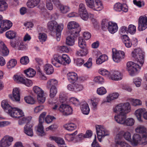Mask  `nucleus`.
Instances as JSON below:
<instances>
[{"instance_id":"obj_1","label":"nucleus","mask_w":147,"mask_h":147,"mask_svg":"<svg viewBox=\"0 0 147 147\" xmlns=\"http://www.w3.org/2000/svg\"><path fill=\"white\" fill-rule=\"evenodd\" d=\"M131 56L136 60L138 64L133 62L129 61L127 63V69L130 75H134L143 65L144 61V55L143 51L140 48L134 49L132 52Z\"/></svg>"},{"instance_id":"obj_2","label":"nucleus","mask_w":147,"mask_h":147,"mask_svg":"<svg viewBox=\"0 0 147 147\" xmlns=\"http://www.w3.org/2000/svg\"><path fill=\"white\" fill-rule=\"evenodd\" d=\"M68 28L70 30L71 35L74 37H77L81 31V28L78 23L74 21H71L67 24Z\"/></svg>"},{"instance_id":"obj_3","label":"nucleus","mask_w":147,"mask_h":147,"mask_svg":"<svg viewBox=\"0 0 147 147\" xmlns=\"http://www.w3.org/2000/svg\"><path fill=\"white\" fill-rule=\"evenodd\" d=\"M130 104L128 102L124 104H120L113 109L114 112L118 114L121 113V112L128 113L130 112Z\"/></svg>"},{"instance_id":"obj_4","label":"nucleus","mask_w":147,"mask_h":147,"mask_svg":"<svg viewBox=\"0 0 147 147\" xmlns=\"http://www.w3.org/2000/svg\"><path fill=\"white\" fill-rule=\"evenodd\" d=\"M96 128L98 141L101 142V138L106 136H108L109 133L108 130L103 126L97 125L96 126Z\"/></svg>"},{"instance_id":"obj_5","label":"nucleus","mask_w":147,"mask_h":147,"mask_svg":"<svg viewBox=\"0 0 147 147\" xmlns=\"http://www.w3.org/2000/svg\"><path fill=\"white\" fill-rule=\"evenodd\" d=\"M86 5L89 8L96 11H100L103 8V7L101 1L95 2L94 0H85Z\"/></svg>"},{"instance_id":"obj_6","label":"nucleus","mask_w":147,"mask_h":147,"mask_svg":"<svg viewBox=\"0 0 147 147\" xmlns=\"http://www.w3.org/2000/svg\"><path fill=\"white\" fill-rule=\"evenodd\" d=\"M33 90L34 92L37 95V98L39 103H42L44 102L46 98L42 89L38 86H35L33 87Z\"/></svg>"},{"instance_id":"obj_7","label":"nucleus","mask_w":147,"mask_h":147,"mask_svg":"<svg viewBox=\"0 0 147 147\" xmlns=\"http://www.w3.org/2000/svg\"><path fill=\"white\" fill-rule=\"evenodd\" d=\"M112 53L113 59L115 62H120L124 58L125 53L123 51H117L115 49H113Z\"/></svg>"},{"instance_id":"obj_8","label":"nucleus","mask_w":147,"mask_h":147,"mask_svg":"<svg viewBox=\"0 0 147 147\" xmlns=\"http://www.w3.org/2000/svg\"><path fill=\"white\" fill-rule=\"evenodd\" d=\"M78 14L81 18L86 21L88 18V15L85 5L82 3L79 4L78 11Z\"/></svg>"},{"instance_id":"obj_9","label":"nucleus","mask_w":147,"mask_h":147,"mask_svg":"<svg viewBox=\"0 0 147 147\" xmlns=\"http://www.w3.org/2000/svg\"><path fill=\"white\" fill-rule=\"evenodd\" d=\"M13 139L12 136L8 135L4 136L0 140V147H9L13 142Z\"/></svg>"},{"instance_id":"obj_10","label":"nucleus","mask_w":147,"mask_h":147,"mask_svg":"<svg viewBox=\"0 0 147 147\" xmlns=\"http://www.w3.org/2000/svg\"><path fill=\"white\" fill-rule=\"evenodd\" d=\"M59 111L65 115H69L72 113V109L69 105L62 104L59 108Z\"/></svg>"},{"instance_id":"obj_11","label":"nucleus","mask_w":147,"mask_h":147,"mask_svg":"<svg viewBox=\"0 0 147 147\" xmlns=\"http://www.w3.org/2000/svg\"><path fill=\"white\" fill-rule=\"evenodd\" d=\"M9 115L13 117L19 118L24 115L22 111L17 108H13Z\"/></svg>"},{"instance_id":"obj_12","label":"nucleus","mask_w":147,"mask_h":147,"mask_svg":"<svg viewBox=\"0 0 147 147\" xmlns=\"http://www.w3.org/2000/svg\"><path fill=\"white\" fill-rule=\"evenodd\" d=\"M147 28V17H140L138 21V30L142 31Z\"/></svg>"},{"instance_id":"obj_13","label":"nucleus","mask_w":147,"mask_h":147,"mask_svg":"<svg viewBox=\"0 0 147 147\" xmlns=\"http://www.w3.org/2000/svg\"><path fill=\"white\" fill-rule=\"evenodd\" d=\"M122 113L118 114L114 116L115 121L118 123L123 124L126 118V114L127 113L121 112Z\"/></svg>"},{"instance_id":"obj_14","label":"nucleus","mask_w":147,"mask_h":147,"mask_svg":"<svg viewBox=\"0 0 147 147\" xmlns=\"http://www.w3.org/2000/svg\"><path fill=\"white\" fill-rule=\"evenodd\" d=\"M20 89L18 88H15L13 89V96L10 95L9 98L13 101H19L20 100Z\"/></svg>"},{"instance_id":"obj_15","label":"nucleus","mask_w":147,"mask_h":147,"mask_svg":"<svg viewBox=\"0 0 147 147\" xmlns=\"http://www.w3.org/2000/svg\"><path fill=\"white\" fill-rule=\"evenodd\" d=\"M10 45L12 47L18 50H23L26 48L23 42L20 41H16L15 42L11 41Z\"/></svg>"},{"instance_id":"obj_16","label":"nucleus","mask_w":147,"mask_h":147,"mask_svg":"<svg viewBox=\"0 0 147 147\" xmlns=\"http://www.w3.org/2000/svg\"><path fill=\"white\" fill-rule=\"evenodd\" d=\"M123 77V75L120 72L115 71L111 72L109 78L114 80L119 81L122 79Z\"/></svg>"},{"instance_id":"obj_17","label":"nucleus","mask_w":147,"mask_h":147,"mask_svg":"<svg viewBox=\"0 0 147 147\" xmlns=\"http://www.w3.org/2000/svg\"><path fill=\"white\" fill-rule=\"evenodd\" d=\"M61 56L57 55H54L51 59V63L57 67H59L62 64L61 62Z\"/></svg>"},{"instance_id":"obj_18","label":"nucleus","mask_w":147,"mask_h":147,"mask_svg":"<svg viewBox=\"0 0 147 147\" xmlns=\"http://www.w3.org/2000/svg\"><path fill=\"white\" fill-rule=\"evenodd\" d=\"M1 105L4 111L8 114L13 108L11 107L9 104L8 101L6 100H3L2 101Z\"/></svg>"},{"instance_id":"obj_19","label":"nucleus","mask_w":147,"mask_h":147,"mask_svg":"<svg viewBox=\"0 0 147 147\" xmlns=\"http://www.w3.org/2000/svg\"><path fill=\"white\" fill-rule=\"evenodd\" d=\"M64 27L63 24L57 25L56 27V39L58 41L60 40L61 36V32Z\"/></svg>"},{"instance_id":"obj_20","label":"nucleus","mask_w":147,"mask_h":147,"mask_svg":"<svg viewBox=\"0 0 147 147\" xmlns=\"http://www.w3.org/2000/svg\"><path fill=\"white\" fill-rule=\"evenodd\" d=\"M132 144L136 146L138 144H141V137L140 135L137 134H135L132 136Z\"/></svg>"},{"instance_id":"obj_21","label":"nucleus","mask_w":147,"mask_h":147,"mask_svg":"<svg viewBox=\"0 0 147 147\" xmlns=\"http://www.w3.org/2000/svg\"><path fill=\"white\" fill-rule=\"evenodd\" d=\"M121 38L127 47L129 48L131 47L132 42L129 37L127 35H122L121 36Z\"/></svg>"},{"instance_id":"obj_22","label":"nucleus","mask_w":147,"mask_h":147,"mask_svg":"<svg viewBox=\"0 0 147 147\" xmlns=\"http://www.w3.org/2000/svg\"><path fill=\"white\" fill-rule=\"evenodd\" d=\"M32 126L29 124L27 123L25 126L24 128V132L28 136H32L33 135Z\"/></svg>"},{"instance_id":"obj_23","label":"nucleus","mask_w":147,"mask_h":147,"mask_svg":"<svg viewBox=\"0 0 147 147\" xmlns=\"http://www.w3.org/2000/svg\"><path fill=\"white\" fill-rule=\"evenodd\" d=\"M118 26L117 24L110 22L109 26L108 27L109 32L111 34H114L118 30Z\"/></svg>"},{"instance_id":"obj_24","label":"nucleus","mask_w":147,"mask_h":147,"mask_svg":"<svg viewBox=\"0 0 147 147\" xmlns=\"http://www.w3.org/2000/svg\"><path fill=\"white\" fill-rule=\"evenodd\" d=\"M12 23L9 20H5L2 21L0 23V27L3 26V28H5V30H7L10 28L12 26Z\"/></svg>"},{"instance_id":"obj_25","label":"nucleus","mask_w":147,"mask_h":147,"mask_svg":"<svg viewBox=\"0 0 147 147\" xmlns=\"http://www.w3.org/2000/svg\"><path fill=\"white\" fill-rule=\"evenodd\" d=\"M40 0H28L26 3L27 6L29 8H33L37 6Z\"/></svg>"},{"instance_id":"obj_26","label":"nucleus","mask_w":147,"mask_h":147,"mask_svg":"<svg viewBox=\"0 0 147 147\" xmlns=\"http://www.w3.org/2000/svg\"><path fill=\"white\" fill-rule=\"evenodd\" d=\"M146 109L144 108L138 109L136 111L135 115L139 121H142L141 117L142 115L144 113Z\"/></svg>"},{"instance_id":"obj_27","label":"nucleus","mask_w":147,"mask_h":147,"mask_svg":"<svg viewBox=\"0 0 147 147\" xmlns=\"http://www.w3.org/2000/svg\"><path fill=\"white\" fill-rule=\"evenodd\" d=\"M59 6L60 11L61 13L63 14L66 13L70 11V7L68 5H65L60 4Z\"/></svg>"},{"instance_id":"obj_28","label":"nucleus","mask_w":147,"mask_h":147,"mask_svg":"<svg viewBox=\"0 0 147 147\" xmlns=\"http://www.w3.org/2000/svg\"><path fill=\"white\" fill-rule=\"evenodd\" d=\"M24 74L28 77L32 78L36 75V71L32 68H29L24 71Z\"/></svg>"},{"instance_id":"obj_29","label":"nucleus","mask_w":147,"mask_h":147,"mask_svg":"<svg viewBox=\"0 0 147 147\" xmlns=\"http://www.w3.org/2000/svg\"><path fill=\"white\" fill-rule=\"evenodd\" d=\"M119 96V94L118 93L115 92L107 96L106 102H111L112 100L117 98Z\"/></svg>"},{"instance_id":"obj_30","label":"nucleus","mask_w":147,"mask_h":147,"mask_svg":"<svg viewBox=\"0 0 147 147\" xmlns=\"http://www.w3.org/2000/svg\"><path fill=\"white\" fill-rule=\"evenodd\" d=\"M81 109L83 114L87 115L89 113L90 109L88 105L86 103H84L82 105Z\"/></svg>"},{"instance_id":"obj_31","label":"nucleus","mask_w":147,"mask_h":147,"mask_svg":"<svg viewBox=\"0 0 147 147\" xmlns=\"http://www.w3.org/2000/svg\"><path fill=\"white\" fill-rule=\"evenodd\" d=\"M123 131L119 132L116 135L115 140V143L117 145L120 144L123 141L121 140L123 136Z\"/></svg>"},{"instance_id":"obj_32","label":"nucleus","mask_w":147,"mask_h":147,"mask_svg":"<svg viewBox=\"0 0 147 147\" xmlns=\"http://www.w3.org/2000/svg\"><path fill=\"white\" fill-rule=\"evenodd\" d=\"M67 76L68 80L71 82L76 81L78 79L77 74L74 72H69Z\"/></svg>"},{"instance_id":"obj_33","label":"nucleus","mask_w":147,"mask_h":147,"mask_svg":"<svg viewBox=\"0 0 147 147\" xmlns=\"http://www.w3.org/2000/svg\"><path fill=\"white\" fill-rule=\"evenodd\" d=\"M64 127L66 130L71 131L76 128L77 125L74 123H70L64 125Z\"/></svg>"},{"instance_id":"obj_34","label":"nucleus","mask_w":147,"mask_h":147,"mask_svg":"<svg viewBox=\"0 0 147 147\" xmlns=\"http://www.w3.org/2000/svg\"><path fill=\"white\" fill-rule=\"evenodd\" d=\"M57 25V22L55 20L49 21L47 23V26L48 29L51 31H53L54 29H55Z\"/></svg>"},{"instance_id":"obj_35","label":"nucleus","mask_w":147,"mask_h":147,"mask_svg":"<svg viewBox=\"0 0 147 147\" xmlns=\"http://www.w3.org/2000/svg\"><path fill=\"white\" fill-rule=\"evenodd\" d=\"M7 0H0V11H5L8 8V5L6 2Z\"/></svg>"},{"instance_id":"obj_36","label":"nucleus","mask_w":147,"mask_h":147,"mask_svg":"<svg viewBox=\"0 0 147 147\" xmlns=\"http://www.w3.org/2000/svg\"><path fill=\"white\" fill-rule=\"evenodd\" d=\"M78 132L76 131L74 132L71 134H67L65 135V140L68 142L73 141L74 140L75 136L77 134Z\"/></svg>"},{"instance_id":"obj_37","label":"nucleus","mask_w":147,"mask_h":147,"mask_svg":"<svg viewBox=\"0 0 147 147\" xmlns=\"http://www.w3.org/2000/svg\"><path fill=\"white\" fill-rule=\"evenodd\" d=\"M44 69L47 74H52L54 72V69L52 66L49 64H46L44 67Z\"/></svg>"},{"instance_id":"obj_38","label":"nucleus","mask_w":147,"mask_h":147,"mask_svg":"<svg viewBox=\"0 0 147 147\" xmlns=\"http://www.w3.org/2000/svg\"><path fill=\"white\" fill-rule=\"evenodd\" d=\"M135 131L136 132L140 134H145L147 133L146 128L142 125H138L136 128Z\"/></svg>"},{"instance_id":"obj_39","label":"nucleus","mask_w":147,"mask_h":147,"mask_svg":"<svg viewBox=\"0 0 147 147\" xmlns=\"http://www.w3.org/2000/svg\"><path fill=\"white\" fill-rule=\"evenodd\" d=\"M108 59L107 56L103 55H100V57L96 59V63L98 64H101Z\"/></svg>"},{"instance_id":"obj_40","label":"nucleus","mask_w":147,"mask_h":147,"mask_svg":"<svg viewBox=\"0 0 147 147\" xmlns=\"http://www.w3.org/2000/svg\"><path fill=\"white\" fill-rule=\"evenodd\" d=\"M49 139L51 140L55 141L58 144L61 145L64 144L65 142L64 140L60 138H58L55 136H50Z\"/></svg>"},{"instance_id":"obj_41","label":"nucleus","mask_w":147,"mask_h":147,"mask_svg":"<svg viewBox=\"0 0 147 147\" xmlns=\"http://www.w3.org/2000/svg\"><path fill=\"white\" fill-rule=\"evenodd\" d=\"M16 33L13 30H9L7 32L5 33L6 37L9 39H12L16 36Z\"/></svg>"},{"instance_id":"obj_42","label":"nucleus","mask_w":147,"mask_h":147,"mask_svg":"<svg viewBox=\"0 0 147 147\" xmlns=\"http://www.w3.org/2000/svg\"><path fill=\"white\" fill-rule=\"evenodd\" d=\"M58 84L57 81L55 79H51L49 80L47 83V87L50 88L53 87H55Z\"/></svg>"},{"instance_id":"obj_43","label":"nucleus","mask_w":147,"mask_h":147,"mask_svg":"<svg viewBox=\"0 0 147 147\" xmlns=\"http://www.w3.org/2000/svg\"><path fill=\"white\" fill-rule=\"evenodd\" d=\"M43 123L39 122L37 127V131L39 133L38 135L41 136L45 135V133L43 130V126L42 125Z\"/></svg>"},{"instance_id":"obj_44","label":"nucleus","mask_w":147,"mask_h":147,"mask_svg":"<svg viewBox=\"0 0 147 147\" xmlns=\"http://www.w3.org/2000/svg\"><path fill=\"white\" fill-rule=\"evenodd\" d=\"M99 73L101 75L105 76L109 78L111 72H109L107 70L104 69H101L99 71Z\"/></svg>"},{"instance_id":"obj_45","label":"nucleus","mask_w":147,"mask_h":147,"mask_svg":"<svg viewBox=\"0 0 147 147\" xmlns=\"http://www.w3.org/2000/svg\"><path fill=\"white\" fill-rule=\"evenodd\" d=\"M30 117H24L20 119L18 121V124L19 125H22L26 123H28L31 120Z\"/></svg>"},{"instance_id":"obj_46","label":"nucleus","mask_w":147,"mask_h":147,"mask_svg":"<svg viewBox=\"0 0 147 147\" xmlns=\"http://www.w3.org/2000/svg\"><path fill=\"white\" fill-rule=\"evenodd\" d=\"M17 61L15 59H11L7 63V68L11 69L14 67L17 64Z\"/></svg>"},{"instance_id":"obj_47","label":"nucleus","mask_w":147,"mask_h":147,"mask_svg":"<svg viewBox=\"0 0 147 147\" xmlns=\"http://www.w3.org/2000/svg\"><path fill=\"white\" fill-rule=\"evenodd\" d=\"M123 136L127 141H131V134L128 131H123Z\"/></svg>"},{"instance_id":"obj_48","label":"nucleus","mask_w":147,"mask_h":147,"mask_svg":"<svg viewBox=\"0 0 147 147\" xmlns=\"http://www.w3.org/2000/svg\"><path fill=\"white\" fill-rule=\"evenodd\" d=\"M110 22H108L106 20H103L102 21L101 26L102 30L105 31L107 29H108V27L109 26Z\"/></svg>"},{"instance_id":"obj_49","label":"nucleus","mask_w":147,"mask_h":147,"mask_svg":"<svg viewBox=\"0 0 147 147\" xmlns=\"http://www.w3.org/2000/svg\"><path fill=\"white\" fill-rule=\"evenodd\" d=\"M24 100L27 103L33 104L35 103V101L32 97L30 96H26L24 97Z\"/></svg>"},{"instance_id":"obj_50","label":"nucleus","mask_w":147,"mask_h":147,"mask_svg":"<svg viewBox=\"0 0 147 147\" xmlns=\"http://www.w3.org/2000/svg\"><path fill=\"white\" fill-rule=\"evenodd\" d=\"M78 45L82 49L86 48V42L82 37H79L78 38Z\"/></svg>"},{"instance_id":"obj_51","label":"nucleus","mask_w":147,"mask_h":147,"mask_svg":"<svg viewBox=\"0 0 147 147\" xmlns=\"http://www.w3.org/2000/svg\"><path fill=\"white\" fill-rule=\"evenodd\" d=\"M134 120L133 118H129L125 119L124 123L123 124L128 126H131L134 124Z\"/></svg>"},{"instance_id":"obj_52","label":"nucleus","mask_w":147,"mask_h":147,"mask_svg":"<svg viewBox=\"0 0 147 147\" xmlns=\"http://www.w3.org/2000/svg\"><path fill=\"white\" fill-rule=\"evenodd\" d=\"M75 40L74 38L71 36H68L66 39V43L69 46H72L74 45Z\"/></svg>"},{"instance_id":"obj_53","label":"nucleus","mask_w":147,"mask_h":147,"mask_svg":"<svg viewBox=\"0 0 147 147\" xmlns=\"http://www.w3.org/2000/svg\"><path fill=\"white\" fill-rule=\"evenodd\" d=\"M61 62L63 63V61H65L66 63L69 64L71 62V60L69 57L66 54H63L62 56H61Z\"/></svg>"},{"instance_id":"obj_54","label":"nucleus","mask_w":147,"mask_h":147,"mask_svg":"<svg viewBox=\"0 0 147 147\" xmlns=\"http://www.w3.org/2000/svg\"><path fill=\"white\" fill-rule=\"evenodd\" d=\"M88 53V50L86 48L82 49L79 51H77L76 54L77 55L80 56H85Z\"/></svg>"},{"instance_id":"obj_55","label":"nucleus","mask_w":147,"mask_h":147,"mask_svg":"<svg viewBox=\"0 0 147 147\" xmlns=\"http://www.w3.org/2000/svg\"><path fill=\"white\" fill-rule=\"evenodd\" d=\"M100 99L97 97H94L91 100V103L94 109H96Z\"/></svg>"},{"instance_id":"obj_56","label":"nucleus","mask_w":147,"mask_h":147,"mask_svg":"<svg viewBox=\"0 0 147 147\" xmlns=\"http://www.w3.org/2000/svg\"><path fill=\"white\" fill-rule=\"evenodd\" d=\"M9 52V51L7 47H5L0 50V55L3 57L6 56L8 55Z\"/></svg>"},{"instance_id":"obj_57","label":"nucleus","mask_w":147,"mask_h":147,"mask_svg":"<svg viewBox=\"0 0 147 147\" xmlns=\"http://www.w3.org/2000/svg\"><path fill=\"white\" fill-rule=\"evenodd\" d=\"M136 31V27L135 26L132 24L129 25L128 26V32L131 34H134Z\"/></svg>"},{"instance_id":"obj_58","label":"nucleus","mask_w":147,"mask_h":147,"mask_svg":"<svg viewBox=\"0 0 147 147\" xmlns=\"http://www.w3.org/2000/svg\"><path fill=\"white\" fill-rule=\"evenodd\" d=\"M57 93V90L56 87H53L50 88V96L51 98H53Z\"/></svg>"},{"instance_id":"obj_59","label":"nucleus","mask_w":147,"mask_h":147,"mask_svg":"<svg viewBox=\"0 0 147 147\" xmlns=\"http://www.w3.org/2000/svg\"><path fill=\"white\" fill-rule=\"evenodd\" d=\"M83 88V86L82 85L79 83H74V91L78 92L82 90Z\"/></svg>"},{"instance_id":"obj_60","label":"nucleus","mask_w":147,"mask_h":147,"mask_svg":"<svg viewBox=\"0 0 147 147\" xmlns=\"http://www.w3.org/2000/svg\"><path fill=\"white\" fill-rule=\"evenodd\" d=\"M97 93L100 95H104L107 93V90L105 88L103 87H101L97 89Z\"/></svg>"},{"instance_id":"obj_61","label":"nucleus","mask_w":147,"mask_h":147,"mask_svg":"<svg viewBox=\"0 0 147 147\" xmlns=\"http://www.w3.org/2000/svg\"><path fill=\"white\" fill-rule=\"evenodd\" d=\"M70 102L76 106L80 105V102L79 100L74 97H72L70 99Z\"/></svg>"},{"instance_id":"obj_62","label":"nucleus","mask_w":147,"mask_h":147,"mask_svg":"<svg viewBox=\"0 0 147 147\" xmlns=\"http://www.w3.org/2000/svg\"><path fill=\"white\" fill-rule=\"evenodd\" d=\"M142 81L141 78H137L134 79L133 82L137 87H139L141 85Z\"/></svg>"},{"instance_id":"obj_63","label":"nucleus","mask_w":147,"mask_h":147,"mask_svg":"<svg viewBox=\"0 0 147 147\" xmlns=\"http://www.w3.org/2000/svg\"><path fill=\"white\" fill-rule=\"evenodd\" d=\"M20 62L23 65H26L29 62L28 57L27 56L22 57L20 59Z\"/></svg>"},{"instance_id":"obj_64","label":"nucleus","mask_w":147,"mask_h":147,"mask_svg":"<svg viewBox=\"0 0 147 147\" xmlns=\"http://www.w3.org/2000/svg\"><path fill=\"white\" fill-rule=\"evenodd\" d=\"M147 143V133L144 134L141 138V144L145 145Z\"/></svg>"}]
</instances>
